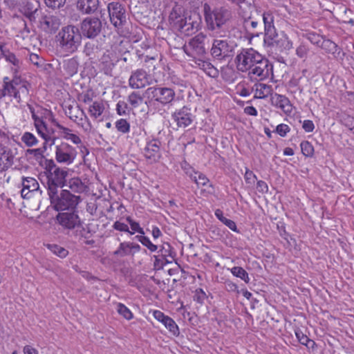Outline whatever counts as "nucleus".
<instances>
[{
    "mask_svg": "<svg viewBox=\"0 0 354 354\" xmlns=\"http://www.w3.org/2000/svg\"><path fill=\"white\" fill-rule=\"evenodd\" d=\"M205 39L206 36L200 33L192 38L183 47L184 52L187 55L192 57L194 62H196L197 59L205 58L206 50L204 44Z\"/></svg>",
    "mask_w": 354,
    "mask_h": 354,
    "instance_id": "obj_9",
    "label": "nucleus"
},
{
    "mask_svg": "<svg viewBox=\"0 0 354 354\" xmlns=\"http://www.w3.org/2000/svg\"><path fill=\"white\" fill-rule=\"evenodd\" d=\"M116 310L118 313L127 320L133 318V313L131 311L123 304L118 303L116 304Z\"/></svg>",
    "mask_w": 354,
    "mask_h": 354,
    "instance_id": "obj_43",
    "label": "nucleus"
},
{
    "mask_svg": "<svg viewBox=\"0 0 354 354\" xmlns=\"http://www.w3.org/2000/svg\"><path fill=\"white\" fill-rule=\"evenodd\" d=\"M66 0H44L46 6L53 10H57L62 8Z\"/></svg>",
    "mask_w": 354,
    "mask_h": 354,
    "instance_id": "obj_48",
    "label": "nucleus"
},
{
    "mask_svg": "<svg viewBox=\"0 0 354 354\" xmlns=\"http://www.w3.org/2000/svg\"><path fill=\"white\" fill-rule=\"evenodd\" d=\"M166 328L175 336H178L180 333L178 327L176 322L169 316L162 322Z\"/></svg>",
    "mask_w": 354,
    "mask_h": 354,
    "instance_id": "obj_39",
    "label": "nucleus"
},
{
    "mask_svg": "<svg viewBox=\"0 0 354 354\" xmlns=\"http://www.w3.org/2000/svg\"><path fill=\"white\" fill-rule=\"evenodd\" d=\"M320 47L325 50L327 53H334L336 50L337 45L329 39H323Z\"/></svg>",
    "mask_w": 354,
    "mask_h": 354,
    "instance_id": "obj_47",
    "label": "nucleus"
},
{
    "mask_svg": "<svg viewBox=\"0 0 354 354\" xmlns=\"http://www.w3.org/2000/svg\"><path fill=\"white\" fill-rule=\"evenodd\" d=\"M120 62L115 52L104 53L100 61V69L107 75H112L115 66Z\"/></svg>",
    "mask_w": 354,
    "mask_h": 354,
    "instance_id": "obj_20",
    "label": "nucleus"
},
{
    "mask_svg": "<svg viewBox=\"0 0 354 354\" xmlns=\"http://www.w3.org/2000/svg\"><path fill=\"white\" fill-rule=\"evenodd\" d=\"M15 155L12 149L0 143V172L6 171L13 165Z\"/></svg>",
    "mask_w": 354,
    "mask_h": 354,
    "instance_id": "obj_21",
    "label": "nucleus"
},
{
    "mask_svg": "<svg viewBox=\"0 0 354 354\" xmlns=\"http://www.w3.org/2000/svg\"><path fill=\"white\" fill-rule=\"evenodd\" d=\"M262 18L264 24L265 32L270 29L275 28L274 26V15L272 12H264L262 15Z\"/></svg>",
    "mask_w": 354,
    "mask_h": 354,
    "instance_id": "obj_36",
    "label": "nucleus"
},
{
    "mask_svg": "<svg viewBox=\"0 0 354 354\" xmlns=\"http://www.w3.org/2000/svg\"><path fill=\"white\" fill-rule=\"evenodd\" d=\"M160 145L161 142L158 139H152L147 142L143 153L150 163L156 162L160 159L161 156Z\"/></svg>",
    "mask_w": 354,
    "mask_h": 354,
    "instance_id": "obj_19",
    "label": "nucleus"
},
{
    "mask_svg": "<svg viewBox=\"0 0 354 354\" xmlns=\"http://www.w3.org/2000/svg\"><path fill=\"white\" fill-rule=\"evenodd\" d=\"M127 221L129 222L131 230L133 231V233L134 232H136L140 234H145L143 229L140 226L138 223L133 221L130 217H127Z\"/></svg>",
    "mask_w": 354,
    "mask_h": 354,
    "instance_id": "obj_50",
    "label": "nucleus"
},
{
    "mask_svg": "<svg viewBox=\"0 0 354 354\" xmlns=\"http://www.w3.org/2000/svg\"><path fill=\"white\" fill-rule=\"evenodd\" d=\"M28 95L27 83L19 77L15 75L12 80H10L8 77L3 78V85L1 90L2 96L12 97L19 103L21 97Z\"/></svg>",
    "mask_w": 354,
    "mask_h": 354,
    "instance_id": "obj_5",
    "label": "nucleus"
},
{
    "mask_svg": "<svg viewBox=\"0 0 354 354\" xmlns=\"http://www.w3.org/2000/svg\"><path fill=\"white\" fill-rule=\"evenodd\" d=\"M79 63L76 58H71L64 62L63 69L64 75L72 77L77 73Z\"/></svg>",
    "mask_w": 354,
    "mask_h": 354,
    "instance_id": "obj_31",
    "label": "nucleus"
},
{
    "mask_svg": "<svg viewBox=\"0 0 354 354\" xmlns=\"http://www.w3.org/2000/svg\"><path fill=\"white\" fill-rule=\"evenodd\" d=\"M22 189L21 190V196L24 198H28L32 194L40 193L39 185L37 180L32 177H26L22 179Z\"/></svg>",
    "mask_w": 354,
    "mask_h": 354,
    "instance_id": "obj_22",
    "label": "nucleus"
},
{
    "mask_svg": "<svg viewBox=\"0 0 354 354\" xmlns=\"http://www.w3.org/2000/svg\"><path fill=\"white\" fill-rule=\"evenodd\" d=\"M127 104L124 101H119L116 105V111L120 115H126Z\"/></svg>",
    "mask_w": 354,
    "mask_h": 354,
    "instance_id": "obj_56",
    "label": "nucleus"
},
{
    "mask_svg": "<svg viewBox=\"0 0 354 354\" xmlns=\"http://www.w3.org/2000/svg\"><path fill=\"white\" fill-rule=\"evenodd\" d=\"M99 0H77V9L83 15L94 13L99 7Z\"/></svg>",
    "mask_w": 354,
    "mask_h": 354,
    "instance_id": "obj_26",
    "label": "nucleus"
},
{
    "mask_svg": "<svg viewBox=\"0 0 354 354\" xmlns=\"http://www.w3.org/2000/svg\"><path fill=\"white\" fill-rule=\"evenodd\" d=\"M46 247L60 258H65L68 254V251L66 249L57 244H48Z\"/></svg>",
    "mask_w": 354,
    "mask_h": 354,
    "instance_id": "obj_38",
    "label": "nucleus"
},
{
    "mask_svg": "<svg viewBox=\"0 0 354 354\" xmlns=\"http://www.w3.org/2000/svg\"><path fill=\"white\" fill-rule=\"evenodd\" d=\"M48 194L50 203L57 211L73 210L82 201L80 196L73 194L67 189H57Z\"/></svg>",
    "mask_w": 354,
    "mask_h": 354,
    "instance_id": "obj_4",
    "label": "nucleus"
},
{
    "mask_svg": "<svg viewBox=\"0 0 354 354\" xmlns=\"http://www.w3.org/2000/svg\"><path fill=\"white\" fill-rule=\"evenodd\" d=\"M225 288L228 292H236L239 293L238 286L231 281L227 280L225 282Z\"/></svg>",
    "mask_w": 354,
    "mask_h": 354,
    "instance_id": "obj_62",
    "label": "nucleus"
},
{
    "mask_svg": "<svg viewBox=\"0 0 354 354\" xmlns=\"http://www.w3.org/2000/svg\"><path fill=\"white\" fill-rule=\"evenodd\" d=\"M67 175L68 171L60 167L47 174L48 194L62 188L66 185Z\"/></svg>",
    "mask_w": 354,
    "mask_h": 354,
    "instance_id": "obj_12",
    "label": "nucleus"
},
{
    "mask_svg": "<svg viewBox=\"0 0 354 354\" xmlns=\"http://www.w3.org/2000/svg\"><path fill=\"white\" fill-rule=\"evenodd\" d=\"M302 127L306 132L310 133L314 130L315 125L313 121L306 120L304 121Z\"/></svg>",
    "mask_w": 354,
    "mask_h": 354,
    "instance_id": "obj_63",
    "label": "nucleus"
},
{
    "mask_svg": "<svg viewBox=\"0 0 354 354\" xmlns=\"http://www.w3.org/2000/svg\"><path fill=\"white\" fill-rule=\"evenodd\" d=\"M302 153L306 157H311L314 154V147L308 141H303L300 145Z\"/></svg>",
    "mask_w": 354,
    "mask_h": 354,
    "instance_id": "obj_45",
    "label": "nucleus"
},
{
    "mask_svg": "<svg viewBox=\"0 0 354 354\" xmlns=\"http://www.w3.org/2000/svg\"><path fill=\"white\" fill-rule=\"evenodd\" d=\"M296 53L299 57L304 58L308 53V49L305 46L301 45L297 48Z\"/></svg>",
    "mask_w": 354,
    "mask_h": 354,
    "instance_id": "obj_64",
    "label": "nucleus"
},
{
    "mask_svg": "<svg viewBox=\"0 0 354 354\" xmlns=\"http://www.w3.org/2000/svg\"><path fill=\"white\" fill-rule=\"evenodd\" d=\"M46 170L47 172V174H50V172H53V171H55V169H59V167H57L53 160H46Z\"/></svg>",
    "mask_w": 354,
    "mask_h": 354,
    "instance_id": "obj_59",
    "label": "nucleus"
},
{
    "mask_svg": "<svg viewBox=\"0 0 354 354\" xmlns=\"http://www.w3.org/2000/svg\"><path fill=\"white\" fill-rule=\"evenodd\" d=\"M143 95L149 103L157 102L162 105H166L174 100L176 94L170 88L151 86L147 88Z\"/></svg>",
    "mask_w": 354,
    "mask_h": 354,
    "instance_id": "obj_7",
    "label": "nucleus"
},
{
    "mask_svg": "<svg viewBox=\"0 0 354 354\" xmlns=\"http://www.w3.org/2000/svg\"><path fill=\"white\" fill-rule=\"evenodd\" d=\"M151 77L143 69H137L131 73L129 79V86L132 88H141L151 84Z\"/></svg>",
    "mask_w": 354,
    "mask_h": 354,
    "instance_id": "obj_16",
    "label": "nucleus"
},
{
    "mask_svg": "<svg viewBox=\"0 0 354 354\" xmlns=\"http://www.w3.org/2000/svg\"><path fill=\"white\" fill-rule=\"evenodd\" d=\"M244 177L246 183L248 184H253L257 180V176L254 174V173L252 171L249 169H246Z\"/></svg>",
    "mask_w": 354,
    "mask_h": 354,
    "instance_id": "obj_58",
    "label": "nucleus"
},
{
    "mask_svg": "<svg viewBox=\"0 0 354 354\" xmlns=\"http://www.w3.org/2000/svg\"><path fill=\"white\" fill-rule=\"evenodd\" d=\"M108 12L110 21L115 27L120 28L126 23V10L121 3L118 2L109 3Z\"/></svg>",
    "mask_w": 354,
    "mask_h": 354,
    "instance_id": "obj_13",
    "label": "nucleus"
},
{
    "mask_svg": "<svg viewBox=\"0 0 354 354\" xmlns=\"http://www.w3.org/2000/svg\"><path fill=\"white\" fill-rule=\"evenodd\" d=\"M82 32L88 38H94L101 32L102 22L98 18L87 17L81 24Z\"/></svg>",
    "mask_w": 354,
    "mask_h": 354,
    "instance_id": "obj_14",
    "label": "nucleus"
},
{
    "mask_svg": "<svg viewBox=\"0 0 354 354\" xmlns=\"http://www.w3.org/2000/svg\"><path fill=\"white\" fill-rule=\"evenodd\" d=\"M276 131L281 136L284 137L290 131V128L287 124H280L277 127Z\"/></svg>",
    "mask_w": 354,
    "mask_h": 354,
    "instance_id": "obj_57",
    "label": "nucleus"
},
{
    "mask_svg": "<svg viewBox=\"0 0 354 354\" xmlns=\"http://www.w3.org/2000/svg\"><path fill=\"white\" fill-rule=\"evenodd\" d=\"M323 39V37L316 34H310L308 36V39L310 41V42L318 46H320Z\"/></svg>",
    "mask_w": 354,
    "mask_h": 354,
    "instance_id": "obj_61",
    "label": "nucleus"
},
{
    "mask_svg": "<svg viewBox=\"0 0 354 354\" xmlns=\"http://www.w3.org/2000/svg\"><path fill=\"white\" fill-rule=\"evenodd\" d=\"M236 44L234 41L220 35L213 40L211 54L217 59L222 60L232 57Z\"/></svg>",
    "mask_w": 354,
    "mask_h": 354,
    "instance_id": "obj_8",
    "label": "nucleus"
},
{
    "mask_svg": "<svg viewBox=\"0 0 354 354\" xmlns=\"http://www.w3.org/2000/svg\"><path fill=\"white\" fill-rule=\"evenodd\" d=\"M47 145H49L50 146L52 145H50V142H48V143L46 144L45 145L44 143L43 149L37 148V149H28L26 151V153L33 156V157L37 160H41L44 158V152L46 149Z\"/></svg>",
    "mask_w": 354,
    "mask_h": 354,
    "instance_id": "obj_42",
    "label": "nucleus"
},
{
    "mask_svg": "<svg viewBox=\"0 0 354 354\" xmlns=\"http://www.w3.org/2000/svg\"><path fill=\"white\" fill-rule=\"evenodd\" d=\"M128 102L133 108H137L143 103L144 99L138 92H133L129 95Z\"/></svg>",
    "mask_w": 354,
    "mask_h": 354,
    "instance_id": "obj_40",
    "label": "nucleus"
},
{
    "mask_svg": "<svg viewBox=\"0 0 354 354\" xmlns=\"http://www.w3.org/2000/svg\"><path fill=\"white\" fill-rule=\"evenodd\" d=\"M343 123L344 126L347 127L352 133L354 134V118L347 116L344 118Z\"/></svg>",
    "mask_w": 354,
    "mask_h": 354,
    "instance_id": "obj_55",
    "label": "nucleus"
},
{
    "mask_svg": "<svg viewBox=\"0 0 354 354\" xmlns=\"http://www.w3.org/2000/svg\"><path fill=\"white\" fill-rule=\"evenodd\" d=\"M158 252L160 253V256H161L167 263H170L174 259L171 247L167 243H165L160 246Z\"/></svg>",
    "mask_w": 354,
    "mask_h": 354,
    "instance_id": "obj_34",
    "label": "nucleus"
},
{
    "mask_svg": "<svg viewBox=\"0 0 354 354\" xmlns=\"http://www.w3.org/2000/svg\"><path fill=\"white\" fill-rule=\"evenodd\" d=\"M113 227L115 230L120 231V232H129L130 234H133V232L129 231V227H128V225L127 224H125L124 223H121L120 221H115L113 223Z\"/></svg>",
    "mask_w": 354,
    "mask_h": 354,
    "instance_id": "obj_52",
    "label": "nucleus"
},
{
    "mask_svg": "<svg viewBox=\"0 0 354 354\" xmlns=\"http://www.w3.org/2000/svg\"><path fill=\"white\" fill-rule=\"evenodd\" d=\"M0 50L6 62L13 65L12 69L16 72L21 66L20 59L13 53L5 49L3 46H0Z\"/></svg>",
    "mask_w": 354,
    "mask_h": 354,
    "instance_id": "obj_32",
    "label": "nucleus"
},
{
    "mask_svg": "<svg viewBox=\"0 0 354 354\" xmlns=\"http://www.w3.org/2000/svg\"><path fill=\"white\" fill-rule=\"evenodd\" d=\"M295 335L298 341L303 345L308 346V344L311 342V340L301 330L296 331ZM312 342L314 344L313 341Z\"/></svg>",
    "mask_w": 354,
    "mask_h": 354,
    "instance_id": "obj_51",
    "label": "nucleus"
},
{
    "mask_svg": "<svg viewBox=\"0 0 354 354\" xmlns=\"http://www.w3.org/2000/svg\"><path fill=\"white\" fill-rule=\"evenodd\" d=\"M207 298L206 293L201 289H196L194 296V300L199 304H203Z\"/></svg>",
    "mask_w": 354,
    "mask_h": 354,
    "instance_id": "obj_49",
    "label": "nucleus"
},
{
    "mask_svg": "<svg viewBox=\"0 0 354 354\" xmlns=\"http://www.w3.org/2000/svg\"><path fill=\"white\" fill-rule=\"evenodd\" d=\"M29 60L34 65L37 66H41L42 65V59L39 57L38 55L35 53H31L29 55Z\"/></svg>",
    "mask_w": 354,
    "mask_h": 354,
    "instance_id": "obj_60",
    "label": "nucleus"
},
{
    "mask_svg": "<svg viewBox=\"0 0 354 354\" xmlns=\"http://www.w3.org/2000/svg\"><path fill=\"white\" fill-rule=\"evenodd\" d=\"M194 64L211 77H216L218 75L216 68L210 62L205 61V58L197 59Z\"/></svg>",
    "mask_w": 354,
    "mask_h": 354,
    "instance_id": "obj_33",
    "label": "nucleus"
},
{
    "mask_svg": "<svg viewBox=\"0 0 354 354\" xmlns=\"http://www.w3.org/2000/svg\"><path fill=\"white\" fill-rule=\"evenodd\" d=\"M189 176L198 186H205L209 183V179L203 174L193 171Z\"/></svg>",
    "mask_w": 354,
    "mask_h": 354,
    "instance_id": "obj_37",
    "label": "nucleus"
},
{
    "mask_svg": "<svg viewBox=\"0 0 354 354\" xmlns=\"http://www.w3.org/2000/svg\"><path fill=\"white\" fill-rule=\"evenodd\" d=\"M172 118L176 122L178 127L185 128L192 122V115L189 109L185 106L175 111L172 114Z\"/></svg>",
    "mask_w": 354,
    "mask_h": 354,
    "instance_id": "obj_23",
    "label": "nucleus"
},
{
    "mask_svg": "<svg viewBox=\"0 0 354 354\" xmlns=\"http://www.w3.org/2000/svg\"><path fill=\"white\" fill-rule=\"evenodd\" d=\"M56 218L58 223L66 229L72 230L81 225L80 218L75 211L59 213Z\"/></svg>",
    "mask_w": 354,
    "mask_h": 354,
    "instance_id": "obj_18",
    "label": "nucleus"
},
{
    "mask_svg": "<svg viewBox=\"0 0 354 354\" xmlns=\"http://www.w3.org/2000/svg\"><path fill=\"white\" fill-rule=\"evenodd\" d=\"M28 108L34 120V125L38 134L44 140V145L48 142H50V145H53L55 140L53 136L54 131L53 129L47 127L44 120V118L52 116L51 111L39 106L37 110H35L30 104H28Z\"/></svg>",
    "mask_w": 354,
    "mask_h": 354,
    "instance_id": "obj_3",
    "label": "nucleus"
},
{
    "mask_svg": "<svg viewBox=\"0 0 354 354\" xmlns=\"http://www.w3.org/2000/svg\"><path fill=\"white\" fill-rule=\"evenodd\" d=\"M117 130L122 133H127L130 131V124L124 119H120L115 122Z\"/></svg>",
    "mask_w": 354,
    "mask_h": 354,
    "instance_id": "obj_46",
    "label": "nucleus"
},
{
    "mask_svg": "<svg viewBox=\"0 0 354 354\" xmlns=\"http://www.w3.org/2000/svg\"><path fill=\"white\" fill-rule=\"evenodd\" d=\"M139 244L133 242H122L120 243L118 249L113 252V255L119 257H124L128 255H133L140 250Z\"/></svg>",
    "mask_w": 354,
    "mask_h": 354,
    "instance_id": "obj_25",
    "label": "nucleus"
},
{
    "mask_svg": "<svg viewBox=\"0 0 354 354\" xmlns=\"http://www.w3.org/2000/svg\"><path fill=\"white\" fill-rule=\"evenodd\" d=\"M21 142L28 147L35 146L38 143V140L35 136L30 132H25L21 138Z\"/></svg>",
    "mask_w": 354,
    "mask_h": 354,
    "instance_id": "obj_35",
    "label": "nucleus"
},
{
    "mask_svg": "<svg viewBox=\"0 0 354 354\" xmlns=\"http://www.w3.org/2000/svg\"><path fill=\"white\" fill-rule=\"evenodd\" d=\"M81 113L84 116V119L80 118V120L82 121L83 120H84L86 121V124H84L83 123H82L81 126L83 128L84 131L90 132L91 131L92 128H93L92 125H91V123L88 118L87 117V115L84 113V110L81 109Z\"/></svg>",
    "mask_w": 354,
    "mask_h": 354,
    "instance_id": "obj_54",
    "label": "nucleus"
},
{
    "mask_svg": "<svg viewBox=\"0 0 354 354\" xmlns=\"http://www.w3.org/2000/svg\"><path fill=\"white\" fill-rule=\"evenodd\" d=\"M62 25L60 18L57 15H46L39 21L41 29L47 34H55Z\"/></svg>",
    "mask_w": 354,
    "mask_h": 354,
    "instance_id": "obj_17",
    "label": "nucleus"
},
{
    "mask_svg": "<svg viewBox=\"0 0 354 354\" xmlns=\"http://www.w3.org/2000/svg\"><path fill=\"white\" fill-rule=\"evenodd\" d=\"M254 92V97L259 99H263L268 95H272V86L263 83L255 84L253 86Z\"/></svg>",
    "mask_w": 354,
    "mask_h": 354,
    "instance_id": "obj_28",
    "label": "nucleus"
},
{
    "mask_svg": "<svg viewBox=\"0 0 354 354\" xmlns=\"http://www.w3.org/2000/svg\"><path fill=\"white\" fill-rule=\"evenodd\" d=\"M55 125L59 129L61 135L64 139H67L68 135H71L72 133L71 129L62 126L57 122H55Z\"/></svg>",
    "mask_w": 354,
    "mask_h": 354,
    "instance_id": "obj_53",
    "label": "nucleus"
},
{
    "mask_svg": "<svg viewBox=\"0 0 354 354\" xmlns=\"http://www.w3.org/2000/svg\"><path fill=\"white\" fill-rule=\"evenodd\" d=\"M56 39L61 50L71 54L76 52L80 46L82 34L75 26L68 25L61 29Z\"/></svg>",
    "mask_w": 354,
    "mask_h": 354,
    "instance_id": "obj_2",
    "label": "nucleus"
},
{
    "mask_svg": "<svg viewBox=\"0 0 354 354\" xmlns=\"http://www.w3.org/2000/svg\"><path fill=\"white\" fill-rule=\"evenodd\" d=\"M231 272L234 276L241 279L245 283H249L250 278L248 274L243 268L239 266L233 267L231 269Z\"/></svg>",
    "mask_w": 354,
    "mask_h": 354,
    "instance_id": "obj_41",
    "label": "nucleus"
},
{
    "mask_svg": "<svg viewBox=\"0 0 354 354\" xmlns=\"http://www.w3.org/2000/svg\"><path fill=\"white\" fill-rule=\"evenodd\" d=\"M263 42L266 46L279 51L288 50L292 47L288 37L283 32L277 33L275 28L265 32Z\"/></svg>",
    "mask_w": 354,
    "mask_h": 354,
    "instance_id": "obj_6",
    "label": "nucleus"
},
{
    "mask_svg": "<svg viewBox=\"0 0 354 354\" xmlns=\"http://www.w3.org/2000/svg\"><path fill=\"white\" fill-rule=\"evenodd\" d=\"M261 55L253 48H245L236 57L237 69L242 72L249 71L258 61L261 59Z\"/></svg>",
    "mask_w": 354,
    "mask_h": 354,
    "instance_id": "obj_10",
    "label": "nucleus"
},
{
    "mask_svg": "<svg viewBox=\"0 0 354 354\" xmlns=\"http://www.w3.org/2000/svg\"><path fill=\"white\" fill-rule=\"evenodd\" d=\"M105 110L104 103L102 100H96L89 104L88 112L92 118H100Z\"/></svg>",
    "mask_w": 354,
    "mask_h": 354,
    "instance_id": "obj_29",
    "label": "nucleus"
},
{
    "mask_svg": "<svg viewBox=\"0 0 354 354\" xmlns=\"http://www.w3.org/2000/svg\"><path fill=\"white\" fill-rule=\"evenodd\" d=\"M39 8V3L36 1L35 2L26 1L21 7V12L28 17L30 21L35 19V13L37 12Z\"/></svg>",
    "mask_w": 354,
    "mask_h": 354,
    "instance_id": "obj_30",
    "label": "nucleus"
},
{
    "mask_svg": "<svg viewBox=\"0 0 354 354\" xmlns=\"http://www.w3.org/2000/svg\"><path fill=\"white\" fill-rule=\"evenodd\" d=\"M77 156V151L76 149L67 142H62L55 146V160L61 165L66 166L72 165L75 162Z\"/></svg>",
    "mask_w": 354,
    "mask_h": 354,
    "instance_id": "obj_11",
    "label": "nucleus"
},
{
    "mask_svg": "<svg viewBox=\"0 0 354 354\" xmlns=\"http://www.w3.org/2000/svg\"><path fill=\"white\" fill-rule=\"evenodd\" d=\"M68 187L73 192L82 194L88 191V187L79 177L71 178L66 183Z\"/></svg>",
    "mask_w": 354,
    "mask_h": 354,
    "instance_id": "obj_27",
    "label": "nucleus"
},
{
    "mask_svg": "<svg viewBox=\"0 0 354 354\" xmlns=\"http://www.w3.org/2000/svg\"><path fill=\"white\" fill-rule=\"evenodd\" d=\"M257 63L248 71V74L251 77H259V80H264L268 77L272 70V66L268 59L261 56V59Z\"/></svg>",
    "mask_w": 354,
    "mask_h": 354,
    "instance_id": "obj_15",
    "label": "nucleus"
},
{
    "mask_svg": "<svg viewBox=\"0 0 354 354\" xmlns=\"http://www.w3.org/2000/svg\"><path fill=\"white\" fill-rule=\"evenodd\" d=\"M270 101L272 105L280 109L286 114H290L292 111V105L285 95L274 93L271 95Z\"/></svg>",
    "mask_w": 354,
    "mask_h": 354,
    "instance_id": "obj_24",
    "label": "nucleus"
},
{
    "mask_svg": "<svg viewBox=\"0 0 354 354\" xmlns=\"http://www.w3.org/2000/svg\"><path fill=\"white\" fill-rule=\"evenodd\" d=\"M203 12L207 28L212 32L213 37L221 33L222 26L232 17V12L228 8L224 6L212 8L207 3L203 5Z\"/></svg>",
    "mask_w": 354,
    "mask_h": 354,
    "instance_id": "obj_1",
    "label": "nucleus"
},
{
    "mask_svg": "<svg viewBox=\"0 0 354 354\" xmlns=\"http://www.w3.org/2000/svg\"><path fill=\"white\" fill-rule=\"evenodd\" d=\"M136 239L140 241L143 245L147 247L151 252H156L158 250V246L151 243L147 236L142 235H137Z\"/></svg>",
    "mask_w": 354,
    "mask_h": 354,
    "instance_id": "obj_44",
    "label": "nucleus"
}]
</instances>
